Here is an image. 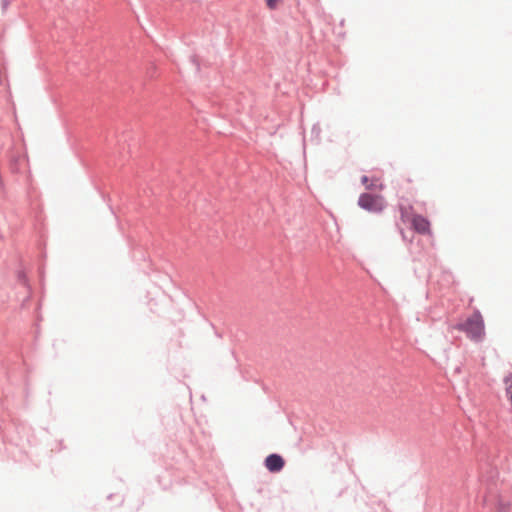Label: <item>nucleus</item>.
<instances>
[{
  "label": "nucleus",
  "instance_id": "nucleus-5",
  "mask_svg": "<svg viewBox=\"0 0 512 512\" xmlns=\"http://www.w3.org/2000/svg\"><path fill=\"white\" fill-rule=\"evenodd\" d=\"M361 182L367 189H383V184L381 183L379 178H369L368 176L364 175L361 178Z\"/></svg>",
  "mask_w": 512,
  "mask_h": 512
},
{
  "label": "nucleus",
  "instance_id": "nucleus-2",
  "mask_svg": "<svg viewBox=\"0 0 512 512\" xmlns=\"http://www.w3.org/2000/svg\"><path fill=\"white\" fill-rule=\"evenodd\" d=\"M358 205L367 211L378 213L384 209L385 201L382 196L364 193L360 195Z\"/></svg>",
  "mask_w": 512,
  "mask_h": 512
},
{
  "label": "nucleus",
  "instance_id": "nucleus-7",
  "mask_svg": "<svg viewBox=\"0 0 512 512\" xmlns=\"http://www.w3.org/2000/svg\"><path fill=\"white\" fill-rule=\"evenodd\" d=\"M400 210H401V218H402L403 221H405L406 217H407L406 211L404 210L403 207H401Z\"/></svg>",
  "mask_w": 512,
  "mask_h": 512
},
{
  "label": "nucleus",
  "instance_id": "nucleus-3",
  "mask_svg": "<svg viewBox=\"0 0 512 512\" xmlns=\"http://www.w3.org/2000/svg\"><path fill=\"white\" fill-rule=\"evenodd\" d=\"M284 464V459L278 454H271L265 459V467L273 473L282 470Z\"/></svg>",
  "mask_w": 512,
  "mask_h": 512
},
{
  "label": "nucleus",
  "instance_id": "nucleus-4",
  "mask_svg": "<svg viewBox=\"0 0 512 512\" xmlns=\"http://www.w3.org/2000/svg\"><path fill=\"white\" fill-rule=\"evenodd\" d=\"M414 230L421 234H430V222L421 215H414L412 218Z\"/></svg>",
  "mask_w": 512,
  "mask_h": 512
},
{
  "label": "nucleus",
  "instance_id": "nucleus-1",
  "mask_svg": "<svg viewBox=\"0 0 512 512\" xmlns=\"http://www.w3.org/2000/svg\"><path fill=\"white\" fill-rule=\"evenodd\" d=\"M454 328L465 332L468 338L476 342L485 337L484 319L479 311H475L464 323H459Z\"/></svg>",
  "mask_w": 512,
  "mask_h": 512
},
{
  "label": "nucleus",
  "instance_id": "nucleus-6",
  "mask_svg": "<svg viewBox=\"0 0 512 512\" xmlns=\"http://www.w3.org/2000/svg\"><path fill=\"white\" fill-rule=\"evenodd\" d=\"M282 0H266L269 9H275Z\"/></svg>",
  "mask_w": 512,
  "mask_h": 512
}]
</instances>
